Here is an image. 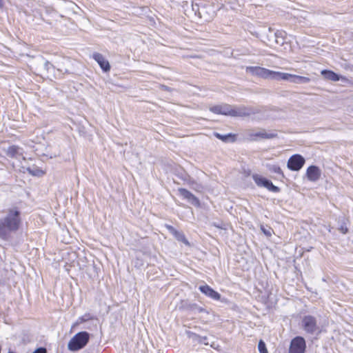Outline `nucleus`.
Returning a JSON list of instances; mask_svg holds the SVG:
<instances>
[{"label":"nucleus","instance_id":"22","mask_svg":"<svg viewBox=\"0 0 353 353\" xmlns=\"http://www.w3.org/2000/svg\"><path fill=\"white\" fill-rule=\"evenodd\" d=\"M274 74V70H271L267 68H263L262 78L265 79H272Z\"/></svg>","mask_w":353,"mask_h":353},{"label":"nucleus","instance_id":"3","mask_svg":"<svg viewBox=\"0 0 353 353\" xmlns=\"http://www.w3.org/2000/svg\"><path fill=\"white\" fill-rule=\"evenodd\" d=\"M276 136L274 133L267 132L263 129L249 130L246 132L247 139L251 141H255L260 139H270Z\"/></svg>","mask_w":353,"mask_h":353},{"label":"nucleus","instance_id":"21","mask_svg":"<svg viewBox=\"0 0 353 353\" xmlns=\"http://www.w3.org/2000/svg\"><path fill=\"white\" fill-rule=\"evenodd\" d=\"M174 237L179 241L183 242L186 245H190V243L185 238L184 234L181 232L176 231L174 234Z\"/></svg>","mask_w":353,"mask_h":353},{"label":"nucleus","instance_id":"1","mask_svg":"<svg viewBox=\"0 0 353 353\" xmlns=\"http://www.w3.org/2000/svg\"><path fill=\"white\" fill-rule=\"evenodd\" d=\"M22 225L21 212L16 207L9 208L0 217V239L10 241Z\"/></svg>","mask_w":353,"mask_h":353},{"label":"nucleus","instance_id":"11","mask_svg":"<svg viewBox=\"0 0 353 353\" xmlns=\"http://www.w3.org/2000/svg\"><path fill=\"white\" fill-rule=\"evenodd\" d=\"M178 191L181 196L187 199L193 205H200V201L199 199L196 197L193 194H192L189 190L185 188H179Z\"/></svg>","mask_w":353,"mask_h":353},{"label":"nucleus","instance_id":"28","mask_svg":"<svg viewBox=\"0 0 353 353\" xmlns=\"http://www.w3.org/2000/svg\"><path fill=\"white\" fill-rule=\"evenodd\" d=\"M165 228L172 234H174L177 231L173 226L170 225H165Z\"/></svg>","mask_w":353,"mask_h":353},{"label":"nucleus","instance_id":"26","mask_svg":"<svg viewBox=\"0 0 353 353\" xmlns=\"http://www.w3.org/2000/svg\"><path fill=\"white\" fill-rule=\"evenodd\" d=\"M261 230L263 232L265 235L267 236H270L272 233V230L270 228H265L263 225L261 226Z\"/></svg>","mask_w":353,"mask_h":353},{"label":"nucleus","instance_id":"12","mask_svg":"<svg viewBox=\"0 0 353 353\" xmlns=\"http://www.w3.org/2000/svg\"><path fill=\"white\" fill-rule=\"evenodd\" d=\"M321 172L315 165H311L307 169L306 175L309 181L315 182L321 177Z\"/></svg>","mask_w":353,"mask_h":353},{"label":"nucleus","instance_id":"8","mask_svg":"<svg viewBox=\"0 0 353 353\" xmlns=\"http://www.w3.org/2000/svg\"><path fill=\"white\" fill-rule=\"evenodd\" d=\"M304 330L310 333L313 334L316 330V321L312 316H305L302 321Z\"/></svg>","mask_w":353,"mask_h":353},{"label":"nucleus","instance_id":"33","mask_svg":"<svg viewBox=\"0 0 353 353\" xmlns=\"http://www.w3.org/2000/svg\"><path fill=\"white\" fill-rule=\"evenodd\" d=\"M163 88H164V90H167L168 88L165 85H163Z\"/></svg>","mask_w":353,"mask_h":353},{"label":"nucleus","instance_id":"30","mask_svg":"<svg viewBox=\"0 0 353 353\" xmlns=\"http://www.w3.org/2000/svg\"><path fill=\"white\" fill-rule=\"evenodd\" d=\"M51 67H53L52 64L50 63L49 61L45 62V68L47 70H49Z\"/></svg>","mask_w":353,"mask_h":353},{"label":"nucleus","instance_id":"5","mask_svg":"<svg viewBox=\"0 0 353 353\" xmlns=\"http://www.w3.org/2000/svg\"><path fill=\"white\" fill-rule=\"evenodd\" d=\"M252 179L255 183L259 187H264L267 188L269 191L273 192H279L280 189L279 187L274 185L272 181L270 180L261 176L259 174H253Z\"/></svg>","mask_w":353,"mask_h":353},{"label":"nucleus","instance_id":"17","mask_svg":"<svg viewBox=\"0 0 353 353\" xmlns=\"http://www.w3.org/2000/svg\"><path fill=\"white\" fill-rule=\"evenodd\" d=\"M289 81L294 83H307L310 81V79L307 77L298 76L291 74Z\"/></svg>","mask_w":353,"mask_h":353},{"label":"nucleus","instance_id":"4","mask_svg":"<svg viewBox=\"0 0 353 353\" xmlns=\"http://www.w3.org/2000/svg\"><path fill=\"white\" fill-rule=\"evenodd\" d=\"M256 113H257L256 110L252 107L230 105V117H248L252 114H255Z\"/></svg>","mask_w":353,"mask_h":353},{"label":"nucleus","instance_id":"25","mask_svg":"<svg viewBox=\"0 0 353 353\" xmlns=\"http://www.w3.org/2000/svg\"><path fill=\"white\" fill-rule=\"evenodd\" d=\"M258 349L260 353H268L265 343L262 340H260L259 342Z\"/></svg>","mask_w":353,"mask_h":353},{"label":"nucleus","instance_id":"31","mask_svg":"<svg viewBox=\"0 0 353 353\" xmlns=\"http://www.w3.org/2000/svg\"><path fill=\"white\" fill-rule=\"evenodd\" d=\"M3 6V3L2 0H0V8H1Z\"/></svg>","mask_w":353,"mask_h":353},{"label":"nucleus","instance_id":"9","mask_svg":"<svg viewBox=\"0 0 353 353\" xmlns=\"http://www.w3.org/2000/svg\"><path fill=\"white\" fill-rule=\"evenodd\" d=\"M92 58L99 65L103 72H108L110 70V63L103 54L94 52L92 54Z\"/></svg>","mask_w":353,"mask_h":353},{"label":"nucleus","instance_id":"27","mask_svg":"<svg viewBox=\"0 0 353 353\" xmlns=\"http://www.w3.org/2000/svg\"><path fill=\"white\" fill-rule=\"evenodd\" d=\"M339 230L342 233V234H346L347 232H348V229L346 226V224L345 223H343V224L341 225V226L339 228Z\"/></svg>","mask_w":353,"mask_h":353},{"label":"nucleus","instance_id":"10","mask_svg":"<svg viewBox=\"0 0 353 353\" xmlns=\"http://www.w3.org/2000/svg\"><path fill=\"white\" fill-rule=\"evenodd\" d=\"M6 154L10 158L19 159L22 157L25 160V157L23 156V150L18 145H13L9 146L6 150Z\"/></svg>","mask_w":353,"mask_h":353},{"label":"nucleus","instance_id":"2","mask_svg":"<svg viewBox=\"0 0 353 353\" xmlns=\"http://www.w3.org/2000/svg\"><path fill=\"white\" fill-rule=\"evenodd\" d=\"M88 343V332H80L76 334L69 341L68 348L72 352L82 349Z\"/></svg>","mask_w":353,"mask_h":353},{"label":"nucleus","instance_id":"18","mask_svg":"<svg viewBox=\"0 0 353 353\" xmlns=\"http://www.w3.org/2000/svg\"><path fill=\"white\" fill-rule=\"evenodd\" d=\"M188 336L189 338L193 339L194 341H196L199 343H203L206 345H208V343L206 342L207 337L206 336H201L195 333H193L192 332H187Z\"/></svg>","mask_w":353,"mask_h":353},{"label":"nucleus","instance_id":"34","mask_svg":"<svg viewBox=\"0 0 353 353\" xmlns=\"http://www.w3.org/2000/svg\"><path fill=\"white\" fill-rule=\"evenodd\" d=\"M81 320H82V321H86V319H85L83 317V318H81Z\"/></svg>","mask_w":353,"mask_h":353},{"label":"nucleus","instance_id":"20","mask_svg":"<svg viewBox=\"0 0 353 353\" xmlns=\"http://www.w3.org/2000/svg\"><path fill=\"white\" fill-rule=\"evenodd\" d=\"M214 137H216L217 139L224 141V142H228V141H234L235 140V138H234V135L232 134H221L218 132H214Z\"/></svg>","mask_w":353,"mask_h":353},{"label":"nucleus","instance_id":"13","mask_svg":"<svg viewBox=\"0 0 353 353\" xmlns=\"http://www.w3.org/2000/svg\"><path fill=\"white\" fill-rule=\"evenodd\" d=\"M209 110L210 112L215 114L230 116V105L221 104L213 105L210 107Z\"/></svg>","mask_w":353,"mask_h":353},{"label":"nucleus","instance_id":"29","mask_svg":"<svg viewBox=\"0 0 353 353\" xmlns=\"http://www.w3.org/2000/svg\"><path fill=\"white\" fill-rule=\"evenodd\" d=\"M32 353H47V351L45 347H39L37 350H35Z\"/></svg>","mask_w":353,"mask_h":353},{"label":"nucleus","instance_id":"24","mask_svg":"<svg viewBox=\"0 0 353 353\" xmlns=\"http://www.w3.org/2000/svg\"><path fill=\"white\" fill-rule=\"evenodd\" d=\"M26 170L29 174H30L33 176H40L41 174H43L42 170L37 169V168L32 169L30 168H27Z\"/></svg>","mask_w":353,"mask_h":353},{"label":"nucleus","instance_id":"6","mask_svg":"<svg viewBox=\"0 0 353 353\" xmlns=\"http://www.w3.org/2000/svg\"><path fill=\"white\" fill-rule=\"evenodd\" d=\"M305 341L301 336H296L291 341L289 353H304Z\"/></svg>","mask_w":353,"mask_h":353},{"label":"nucleus","instance_id":"32","mask_svg":"<svg viewBox=\"0 0 353 353\" xmlns=\"http://www.w3.org/2000/svg\"><path fill=\"white\" fill-rule=\"evenodd\" d=\"M198 310H199V312H203V308H201V307H199V308L198 309Z\"/></svg>","mask_w":353,"mask_h":353},{"label":"nucleus","instance_id":"15","mask_svg":"<svg viewBox=\"0 0 353 353\" xmlns=\"http://www.w3.org/2000/svg\"><path fill=\"white\" fill-rule=\"evenodd\" d=\"M321 74L324 79L332 81H338L342 79L340 75L337 74L332 70H323L321 72Z\"/></svg>","mask_w":353,"mask_h":353},{"label":"nucleus","instance_id":"7","mask_svg":"<svg viewBox=\"0 0 353 353\" xmlns=\"http://www.w3.org/2000/svg\"><path fill=\"white\" fill-rule=\"evenodd\" d=\"M305 163L304 158L299 154L292 155L288 161V168L293 171H298Z\"/></svg>","mask_w":353,"mask_h":353},{"label":"nucleus","instance_id":"14","mask_svg":"<svg viewBox=\"0 0 353 353\" xmlns=\"http://www.w3.org/2000/svg\"><path fill=\"white\" fill-rule=\"evenodd\" d=\"M199 290L203 294L214 300H219L221 298L220 294L214 290L211 287H210L208 285L199 286Z\"/></svg>","mask_w":353,"mask_h":353},{"label":"nucleus","instance_id":"23","mask_svg":"<svg viewBox=\"0 0 353 353\" xmlns=\"http://www.w3.org/2000/svg\"><path fill=\"white\" fill-rule=\"evenodd\" d=\"M269 170L272 172L280 174L281 177H284L283 172L279 165H270L269 168Z\"/></svg>","mask_w":353,"mask_h":353},{"label":"nucleus","instance_id":"19","mask_svg":"<svg viewBox=\"0 0 353 353\" xmlns=\"http://www.w3.org/2000/svg\"><path fill=\"white\" fill-rule=\"evenodd\" d=\"M290 77H291V74L274 71V74L272 76V80L290 81Z\"/></svg>","mask_w":353,"mask_h":353},{"label":"nucleus","instance_id":"16","mask_svg":"<svg viewBox=\"0 0 353 353\" xmlns=\"http://www.w3.org/2000/svg\"><path fill=\"white\" fill-rule=\"evenodd\" d=\"M263 68L259 66H248L245 68L247 72L250 73L253 76L262 78Z\"/></svg>","mask_w":353,"mask_h":353}]
</instances>
